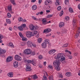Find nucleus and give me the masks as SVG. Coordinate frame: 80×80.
I'll return each instance as SVG.
<instances>
[{
	"mask_svg": "<svg viewBox=\"0 0 80 80\" xmlns=\"http://www.w3.org/2000/svg\"><path fill=\"white\" fill-rule=\"evenodd\" d=\"M63 55V53H58L57 57H55L56 60H55L53 62V66L55 68L56 70L58 71L60 70V68L59 67L60 65V59L62 56Z\"/></svg>",
	"mask_w": 80,
	"mask_h": 80,
	"instance_id": "1",
	"label": "nucleus"
},
{
	"mask_svg": "<svg viewBox=\"0 0 80 80\" xmlns=\"http://www.w3.org/2000/svg\"><path fill=\"white\" fill-rule=\"evenodd\" d=\"M26 71L27 72L32 71V69H31V66H30V65L29 63L26 64Z\"/></svg>",
	"mask_w": 80,
	"mask_h": 80,
	"instance_id": "2",
	"label": "nucleus"
},
{
	"mask_svg": "<svg viewBox=\"0 0 80 80\" xmlns=\"http://www.w3.org/2000/svg\"><path fill=\"white\" fill-rule=\"evenodd\" d=\"M27 45H28L29 47H36V44H33L32 43V42L30 41H28L27 42Z\"/></svg>",
	"mask_w": 80,
	"mask_h": 80,
	"instance_id": "3",
	"label": "nucleus"
},
{
	"mask_svg": "<svg viewBox=\"0 0 80 80\" xmlns=\"http://www.w3.org/2000/svg\"><path fill=\"white\" fill-rule=\"evenodd\" d=\"M32 52V51L30 50V49H26L24 52V53L26 55H30Z\"/></svg>",
	"mask_w": 80,
	"mask_h": 80,
	"instance_id": "4",
	"label": "nucleus"
},
{
	"mask_svg": "<svg viewBox=\"0 0 80 80\" xmlns=\"http://www.w3.org/2000/svg\"><path fill=\"white\" fill-rule=\"evenodd\" d=\"M25 27H26V24H22L21 26L18 27V28L20 31H23V28Z\"/></svg>",
	"mask_w": 80,
	"mask_h": 80,
	"instance_id": "5",
	"label": "nucleus"
},
{
	"mask_svg": "<svg viewBox=\"0 0 80 80\" xmlns=\"http://www.w3.org/2000/svg\"><path fill=\"white\" fill-rule=\"evenodd\" d=\"M26 36L28 38H30L31 37H33V34L32 33V32L28 31L26 32Z\"/></svg>",
	"mask_w": 80,
	"mask_h": 80,
	"instance_id": "6",
	"label": "nucleus"
},
{
	"mask_svg": "<svg viewBox=\"0 0 80 80\" xmlns=\"http://www.w3.org/2000/svg\"><path fill=\"white\" fill-rule=\"evenodd\" d=\"M15 59L17 61H21L22 60V58L18 55H16L15 56Z\"/></svg>",
	"mask_w": 80,
	"mask_h": 80,
	"instance_id": "7",
	"label": "nucleus"
},
{
	"mask_svg": "<svg viewBox=\"0 0 80 80\" xmlns=\"http://www.w3.org/2000/svg\"><path fill=\"white\" fill-rule=\"evenodd\" d=\"M62 56L60 59V62H61L62 63H63V61H65V55H64L63 54Z\"/></svg>",
	"mask_w": 80,
	"mask_h": 80,
	"instance_id": "8",
	"label": "nucleus"
},
{
	"mask_svg": "<svg viewBox=\"0 0 80 80\" xmlns=\"http://www.w3.org/2000/svg\"><path fill=\"white\" fill-rule=\"evenodd\" d=\"M13 60V58L12 57L9 56L8 57L7 59V62H11Z\"/></svg>",
	"mask_w": 80,
	"mask_h": 80,
	"instance_id": "9",
	"label": "nucleus"
},
{
	"mask_svg": "<svg viewBox=\"0 0 80 80\" xmlns=\"http://www.w3.org/2000/svg\"><path fill=\"white\" fill-rule=\"evenodd\" d=\"M52 30L50 28L44 30L43 32L45 33H49L50 32H51Z\"/></svg>",
	"mask_w": 80,
	"mask_h": 80,
	"instance_id": "10",
	"label": "nucleus"
},
{
	"mask_svg": "<svg viewBox=\"0 0 80 80\" xmlns=\"http://www.w3.org/2000/svg\"><path fill=\"white\" fill-rule=\"evenodd\" d=\"M50 3H51L50 0H47L46 1H45V3L46 5H48L50 4Z\"/></svg>",
	"mask_w": 80,
	"mask_h": 80,
	"instance_id": "11",
	"label": "nucleus"
},
{
	"mask_svg": "<svg viewBox=\"0 0 80 80\" xmlns=\"http://www.w3.org/2000/svg\"><path fill=\"white\" fill-rule=\"evenodd\" d=\"M42 21V24L43 25H46V24H47V21L46 20V18L43 19Z\"/></svg>",
	"mask_w": 80,
	"mask_h": 80,
	"instance_id": "12",
	"label": "nucleus"
},
{
	"mask_svg": "<svg viewBox=\"0 0 80 80\" xmlns=\"http://www.w3.org/2000/svg\"><path fill=\"white\" fill-rule=\"evenodd\" d=\"M42 48H47V43H45V42H43L42 44Z\"/></svg>",
	"mask_w": 80,
	"mask_h": 80,
	"instance_id": "13",
	"label": "nucleus"
},
{
	"mask_svg": "<svg viewBox=\"0 0 80 80\" xmlns=\"http://www.w3.org/2000/svg\"><path fill=\"white\" fill-rule=\"evenodd\" d=\"M14 67L15 68H17L18 67V62L16 61L14 62L13 63Z\"/></svg>",
	"mask_w": 80,
	"mask_h": 80,
	"instance_id": "14",
	"label": "nucleus"
},
{
	"mask_svg": "<svg viewBox=\"0 0 80 80\" xmlns=\"http://www.w3.org/2000/svg\"><path fill=\"white\" fill-rule=\"evenodd\" d=\"M31 78H32V79H34V80H36V79L38 78V77L36 74H35L33 76L31 77Z\"/></svg>",
	"mask_w": 80,
	"mask_h": 80,
	"instance_id": "15",
	"label": "nucleus"
},
{
	"mask_svg": "<svg viewBox=\"0 0 80 80\" xmlns=\"http://www.w3.org/2000/svg\"><path fill=\"white\" fill-rule=\"evenodd\" d=\"M13 73L12 72H10L8 74V75L9 77H13Z\"/></svg>",
	"mask_w": 80,
	"mask_h": 80,
	"instance_id": "16",
	"label": "nucleus"
},
{
	"mask_svg": "<svg viewBox=\"0 0 80 80\" xmlns=\"http://www.w3.org/2000/svg\"><path fill=\"white\" fill-rule=\"evenodd\" d=\"M65 25V23L63 22H61L59 24V27L62 28V27H63Z\"/></svg>",
	"mask_w": 80,
	"mask_h": 80,
	"instance_id": "17",
	"label": "nucleus"
},
{
	"mask_svg": "<svg viewBox=\"0 0 80 80\" xmlns=\"http://www.w3.org/2000/svg\"><path fill=\"white\" fill-rule=\"evenodd\" d=\"M32 63L34 66H36L37 65V64H36V61H35V60H32Z\"/></svg>",
	"mask_w": 80,
	"mask_h": 80,
	"instance_id": "18",
	"label": "nucleus"
},
{
	"mask_svg": "<svg viewBox=\"0 0 80 80\" xmlns=\"http://www.w3.org/2000/svg\"><path fill=\"white\" fill-rule=\"evenodd\" d=\"M6 21L8 24H10L12 23V21L8 19H6Z\"/></svg>",
	"mask_w": 80,
	"mask_h": 80,
	"instance_id": "19",
	"label": "nucleus"
},
{
	"mask_svg": "<svg viewBox=\"0 0 80 80\" xmlns=\"http://www.w3.org/2000/svg\"><path fill=\"white\" fill-rule=\"evenodd\" d=\"M55 52V51L54 50H50L49 52V54H50V55H52V54H53V53H54V52Z\"/></svg>",
	"mask_w": 80,
	"mask_h": 80,
	"instance_id": "20",
	"label": "nucleus"
},
{
	"mask_svg": "<svg viewBox=\"0 0 80 80\" xmlns=\"http://www.w3.org/2000/svg\"><path fill=\"white\" fill-rule=\"evenodd\" d=\"M38 28L37 26H33V28L32 30H33V31H35V30H38Z\"/></svg>",
	"mask_w": 80,
	"mask_h": 80,
	"instance_id": "21",
	"label": "nucleus"
},
{
	"mask_svg": "<svg viewBox=\"0 0 80 80\" xmlns=\"http://www.w3.org/2000/svg\"><path fill=\"white\" fill-rule=\"evenodd\" d=\"M6 52V51L3 50L1 49L0 51V54L1 55L3 53H5Z\"/></svg>",
	"mask_w": 80,
	"mask_h": 80,
	"instance_id": "22",
	"label": "nucleus"
},
{
	"mask_svg": "<svg viewBox=\"0 0 80 80\" xmlns=\"http://www.w3.org/2000/svg\"><path fill=\"white\" fill-rule=\"evenodd\" d=\"M37 7L36 5H34L32 6V9L33 10H35L37 9Z\"/></svg>",
	"mask_w": 80,
	"mask_h": 80,
	"instance_id": "23",
	"label": "nucleus"
},
{
	"mask_svg": "<svg viewBox=\"0 0 80 80\" xmlns=\"http://www.w3.org/2000/svg\"><path fill=\"white\" fill-rule=\"evenodd\" d=\"M66 75L67 77H70L71 76V73H70V72H67L66 73Z\"/></svg>",
	"mask_w": 80,
	"mask_h": 80,
	"instance_id": "24",
	"label": "nucleus"
},
{
	"mask_svg": "<svg viewBox=\"0 0 80 80\" xmlns=\"http://www.w3.org/2000/svg\"><path fill=\"white\" fill-rule=\"evenodd\" d=\"M37 31H34L32 32V36H34L37 33Z\"/></svg>",
	"mask_w": 80,
	"mask_h": 80,
	"instance_id": "25",
	"label": "nucleus"
},
{
	"mask_svg": "<svg viewBox=\"0 0 80 80\" xmlns=\"http://www.w3.org/2000/svg\"><path fill=\"white\" fill-rule=\"evenodd\" d=\"M65 3L66 5H68L69 4V0H65Z\"/></svg>",
	"mask_w": 80,
	"mask_h": 80,
	"instance_id": "26",
	"label": "nucleus"
},
{
	"mask_svg": "<svg viewBox=\"0 0 80 80\" xmlns=\"http://www.w3.org/2000/svg\"><path fill=\"white\" fill-rule=\"evenodd\" d=\"M8 9L9 12H12V6H10L8 7Z\"/></svg>",
	"mask_w": 80,
	"mask_h": 80,
	"instance_id": "27",
	"label": "nucleus"
},
{
	"mask_svg": "<svg viewBox=\"0 0 80 80\" xmlns=\"http://www.w3.org/2000/svg\"><path fill=\"white\" fill-rule=\"evenodd\" d=\"M9 44V46L10 47H12V48H14V45H13V44L12 43L10 42Z\"/></svg>",
	"mask_w": 80,
	"mask_h": 80,
	"instance_id": "28",
	"label": "nucleus"
},
{
	"mask_svg": "<svg viewBox=\"0 0 80 80\" xmlns=\"http://www.w3.org/2000/svg\"><path fill=\"white\" fill-rule=\"evenodd\" d=\"M42 38H39L38 40V43H40L42 42Z\"/></svg>",
	"mask_w": 80,
	"mask_h": 80,
	"instance_id": "29",
	"label": "nucleus"
},
{
	"mask_svg": "<svg viewBox=\"0 0 80 80\" xmlns=\"http://www.w3.org/2000/svg\"><path fill=\"white\" fill-rule=\"evenodd\" d=\"M19 35L21 38H23V35L22 33L21 32H20L19 33Z\"/></svg>",
	"mask_w": 80,
	"mask_h": 80,
	"instance_id": "30",
	"label": "nucleus"
},
{
	"mask_svg": "<svg viewBox=\"0 0 80 80\" xmlns=\"http://www.w3.org/2000/svg\"><path fill=\"white\" fill-rule=\"evenodd\" d=\"M7 17L8 18H11V17H12V15L10 13H8L7 14Z\"/></svg>",
	"mask_w": 80,
	"mask_h": 80,
	"instance_id": "31",
	"label": "nucleus"
},
{
	"mask_svg": "<svg viewBox=\"0 0 80 80\" xmlns=\"http://www.w3.org/2000/svg\"><path fill=\"white\" fill-rule=\"evenodd\" d=\"M68 43H67L66 44H64L62 46V48H64V47H67V46H68Z\"/></svg>",
	"mask_w": 80,
	"mask_h": 80,
	"instance_id": "32",
	"label": "nucleus"
},
{
	"mask_svg": "<svg viewBox=\"0 0 80 80\" xmlns=\"http://www.w3.org/2000/svg\"><path fill=\"white\" fill-rule=\"evenodd\" d=\"M69 11L70 12V13H72L73 12V9L72 8H70L69 9Z\"/></svg>",
	"mask_w": 80,
	"mask_h": 80,
	"instance_id": "33",
	"label": "nucleus"
},
{
	"mask_svg": "<svg viewBox=\"0 0 80 80\" xmlns=\"http://www.w3.org/2000/svg\"><path fill=\"white\" fill-rule=\"evenodd\" d=\"M11 2L13 5H15V0H10Z\"/></svg>",
	"mask_w": 80,
	"mask_h": 80,
	"instance_id": "34",
	"label": "nucleus"
},
{
	"mask_svg": "<svg viewBox=\"0 0 80 80\" xmlns=\"http://www.w3.org/2000/svg\"><path fill=\"white\" fill-rule=\"evenodd\" d=\"M22 41H27V39L26 38L23 37L22 38Z\"/></svg>",
	"mask_w": 80,
	"mask_h": 80,
	"instance_id": "35",
	"label": "nucleus"
},
{
	"mask_svg": "<svg viewBox=\"0 0 80 80\" xmlns=\"http://www.w3.org/2000/svg\"><path fill=\"white\" fill-rule=\"evenodd\" d=\"M63 14V11H62L59 14V16H62Z\"/></svg>",
	"mask_w": 80,
	"mask_h": 80,
	"instance_id": "36",
	"label": "nucleus"
},
{
	"mask_svg": "<svg viewBox=\"0 0 80 80\" xmlns=\"http://www.w3.org/2000/svg\"><path fill=\"white\" fill-rule=\"evenodd\" d=\"M49 79L50 80H54L53 78V76H51L49 77Z\"/></svg>",
	"mask_w": 80,
	"mask_h": 80,
	"instance_id": "37",
	"label": "nucleus"
},
{
	"mask_svg": "<svg viewBox=\"0 0 80 80\" xmlns=\"http://www.w3.org/2000/svg\"><path fill=\"white\" fill-rule=\"evenodd\" d=\"M65 52H67L69 53L70 54V55L72 54V52L70 51H68V50H65Z\"/></svg>",
	"mask_w": 80,
	"mask_h": 80,
	"instance_id": "38",
	"label": "nucleus"
},
{
	"mask_svg": "<svg viewBox=\"0 0 80 80\" xmlns=\"http://www.w3.org/2000/svg\"><path fill=\"white\" fill-rule=\"evenodd\" d=\"M43 78H44V79L42 80H47V78L45 75H44L43 76Z\"/></svg>",
	"mask_w": 80,
	"mask_h": 80,
	"instance_id": "39",
	"label": "nucleus"
},
{
	"mask_svg": "<svg viewBox=\"0 0 80 80\" xmlns=\"http://www.w3.org/2000/svg\"><path fill=\"white\" fill-rule=\"evenodd\" d=\"M45 42H44V43H46V44H47V43H49V42H48V40H47V39H46L45 40Z\"/></svg>",
	"mask_w": 80,
	"mask_h": 80,
	"instance_id": "40",
	"label": "nucleus"
},
{
	"mask_svg": "<svg viewBox=\"0 0 80 80\" xmlns=\"http://www.w3.org/2000/svg\"><path fill=\"white\" fill-rule=\"evenodd\" d=\"M70 18L69 17L67 16L65 17V20H66L67 21L69 20Z\"/></svg>",
	"mask_w": 80,
	"mask_h": 80,
	"instance_id": "41",
	"label": "nucleus"
},
{
	"mask_svg": "<svg viewBox=\"0 0 80 80\" xmlns=\"http://www.w3.org/2000/svg\"><path fill=\"white\" fill-rule=\"evenodd\" d=\"M39 59H40V60H42V58H43V57H42V56L40 55L38 57Z\"/></svg>",
	"mask_w": 80,
	"mask_h": 80,
	"instance_id": "42",
	"label": "nucleus"
},
{
	"mask_svg": "<svg viewBox=\"0 0 80 80\" xmlns=\"http://www.w3.org/2000/svg\"><path fill=\"white\" fill-rule=\"evenodd\" d=\"M62 8V7L61 6L58 7L57 8V10L58 11H60V10H61V9Z\"/></svg>",
	"mask_w": 80,
	"mask_h": 80,
	"instance_id": "43",
	"label": "nucleus"
},
{
	"mask_svg": "<svg viewBox=\"0 0 80 80\" xmlns=\"http://www.w3.org/2000/svg\"><path fill=\"white\" fill-rule=\"evenodd\" d=\"M73 23V27H77V22H74Z\"/></svg>",
	"mask_w": 80,
	"mask_h": 80,
	"instance_id": "44",
	"label": "nucleus"
},
{
	"mask_svg": "<svg viewBox=\"0 0 80 80\" xmlns=\"http://www.w3.org/2000/svg\"><path fill=\"white\" fill-rule=\"evenodd\" d=\"M52 16L53 15H49L47 16V18H50L51 17H52Z\"/></svg>",
	"mask_w": 80,
	"mask_h": 80,
	"instance_id": "45",
	"label": "nucleus"
},
{
	"mask_svg": "<svg viewBox=\"0 0 80 80\" xmlns=\"http://www.w3.org/2000/svg\"><path fill=\"white\" fill-rule=\"evenodd\" d=\"M18 20L19 22H21V21H22L23 20V18H18Z\"/></svg>",
	"mask_w": 80,
	"mask_h": 80,
	"instance_id": "46",
	"label": "nucleus"
},
{
	"mask_svg": "<svg viewBox=\"0 0 80 80\" xmlns=\"http://www.w3.org/2000/svg\"><path fill=\"white\" fill-rule=\"evenodd\" d=\"M33 26H32V25L30 26H29V28H30V29L32 30L33 29Z\"/></svg>",
	"mask_w": 80,
	"mask_h": 80,
	"instance_id": "47",
	"label": "nucleus"
},
{
	"mask_svg": "<svg viewBox=\"0 0 80 80\" xmlns=\"http://www.w3.org/2000/svg\"><path fill=\"white\" fill-rule=\"evenodd\" d=\"M27 62L28 63H32V61L30 60H28L27 61Z\"/></svg>",
	"mask_w": 80,
	"mask_h": 80,
	"instance_id": "48",
	"label": "nucleus"
},
{
	"mask_svg": "<svg viewBox=\"0 0 80 80\" xmlns=\"http://www.w3.org/2000/svg\"><path fill=\"white\" fill-rule=\"evenodd\" d=\"M31 55H35V52H32Z\"/></svg>",
	"mask_w": 80,
	"mask_h": 80,
	"instance_id": "49",
	"label": "nucleus"
},
{
	"mask_svg": "<svg viewBox=\"0 0 80 80\" xmlns=\"http://www.w3.org/2000/svg\"><path fill=\"white\" fill-rule=\"evenodd\" d=\"M68 57L69 59H72V56L68 55Z\"/></svg>",
	"mask_w": 80,
	"mask_h": 80,
	"instance_id": "50",
	"label": "nucleus"
},
{
	"mask_svg": "<svg viewBox=\"0 0 80 80\" xmlns=\"http://www.w3.org/2000/svg\"><path fill=\"white\" fill-rule=\"evenodd\" d=\"M67 30H63L62 32V33H65L66 32H67Z\"/></svg>",
	"mask_w": 80,
	"mask_h": 80,
	"instance_id": "51",
	"label": "nucleus"
},
{
	"mask_svg": "<svg viewBox=\"0 0 80 80\" xmlns=\"http://www.w3.org/2000/svg\"><path fill=\"white\" fill-rule=\"evenodd\" d=\"M51 35L52 34H51L49 33L48 34H47L46 37H49V36H51Z\"/></svg>",
	"mask_w": 80,
	"mask_h": 80,
	"instance_id": "52",
	"label": "nucleus"
},
{
	"mask_svg": "<svg viewBox=\"0 0 80 80\" xmlns=\"http://www.w3.org/2000/svg\"><path fill=\"white\" fill-rule=\"evenodd\" d=\"M59 0H56V1L57 2V3H58V5H60V4H59V3H60V2H59Z\"/></svg>",
	"mask_w": 80,
	"mask_h": 80,
	"instance_id": "53",
	"label": "nucleus"
},
{
	"mask_svg": "<svg viewBox=\"0 0 80 80\" xmlns=\"http://www.w3.org/2000/svg\"><path fill=\"white\" fill-rule=\"evenodd\" d=\"M3 38V36L2 35H0V38H1V39H2V38Z\"/></svg>",
	"mask_w": 80,
	"mask_h": 80,
	"instance_id": "54",
	"label": "nucleus"
},
{
	"mask_svg": "<svg viewBox=\"0 0 80 80\" xmlns=\"http://www.w3.org/2000/svg\"><path fill=\"white\" fill-rule=\"evenodd\" d=\"M36 0H32L31 2H32V3H34V2H36Z\"/></svg>",
	"mask_w": 80,
	"mask_h": 80,
	"instance_id": "55",
	"label": "nucleus"
},
{
	"mask_svg": "<svg viewBox=\"0 0 80 80\" xmlns=\"http://www.w3.org/2000/svg\"><path fill=\"white\" fill-rule=\"evenodd\" d=\"M36 37H37V38H38V37H39V34L38 33L37 35H36Z\"/></svg>",
	"mask_w": 80,
	"mask_h": 80,
	"instance_id": "56",
	"label": "nucleus"
},
{
	"mask_svg": "<svg viewBox=\"0 0 80 80\" xmlns=\"http://www.w3.org/2000/svg\"><path fill=\"white\" fill-rule=\"evenodd\" d=\"M77 23L76 22V20H75V19H73V22H72V23Z\"/></svg>",
	"mask_w": 80,
	"mask_h": 80,
	"instance_id": "57",
	"label": "nucleus"
},
{
	"mask_svg": "<svg viewBox=\"0 0 80 80\" xmlns=\"http://www.w3.org/2000/svg\"><path fill=\"white\" fill-rule=\"evenodd\" d=\"M80 33H77L76 35V36H77L78 37V36H79V35H80Z\"/></svg>",
	"mask_w": 80,
	"mask_h": 80,
	"instance_id": "58",
	"label": "nucleus"
},
{
	"mask_svg": "<svg viewBox=\"0 0 80 80\" xmlns=\"http://www.w3.org/2000/svg\"><path fill=\"white\" fill-rule=\"evenodd\" d=\"M49 67L50 68H52V69H53V67L51 66H49Z\"/></svg>",
	"mask_w": 80,
	"mask_h": 80,
	"instance_id": "59",
	"label": "nucleus"
},
{
	"mask_svg": "<svg viewBox=\"0 0 80 80\" xmlns=\"http://www.w3.org/2000/svg\"><path fill=\"white\" fill-rule=\"evenodd\" d=\"M38 2L39 3H41V2H42V0H39Z\"/></svg>",
	"mask_w": 80,
	"mask_h": 80,
	"instance_id": "60",
	"label": "nucleus"
},
{
	"mask_svg": "<svg viewBox=\"0 0 80 80\" xmlns=\"http://www.w3.org/2000/svg\"><path fill=\"white\" fill-rule=\"evenodd\" d=\"M50 47H51V44L49 43V44L48 45V47L49 48H50Z\"/></svg>",
	"mask_w": 80,
	"mask_h": 80,
	"instance_id": "61",
	"label": "nucleus"
},
{
	"mask_svg": "<svg viewBox=\"0 0 80 80\" xmlns=\"http://www.w3.org/2000/svg\"><path fill=\"white\" fill-rule=\"evenodd\" d=\"M78 33H80V28H78Z\"/></svg>",
	"mask_w": 80,
	"mask_h": 80,
	"instance_id": "62",
	"label": "nucleus"
},
{
	"mask_svg": "<svg viewBox=\"0 0 80 80\" xmlns=\"http://www.w3.org/2000/svg\"><path fill=\"white\" fill-rule=\"evenodd\" d=\"M46 12L47 13H49V12H50V11L49 10H46Z\"/></svg>",
	"mask_w": 80,
	"mask_h": 80,
	"instance_id": "63",
	"label": "nucleus"
},
{
	"mask_svg": "<svg viewBox=\"0 0 80 80\" xmlns=\"http://www.w3.org/2000/svg\"><path fill=\"white\" fill-rule=\"evenodd\" d=\"M22 22H27V20L24 19L22 20Z\"/></svg>",
	"mask_w": 80,
	"mask_h": 80,
	"instance_id": "64",
	"label": "nucleus"
}]
</instances>
